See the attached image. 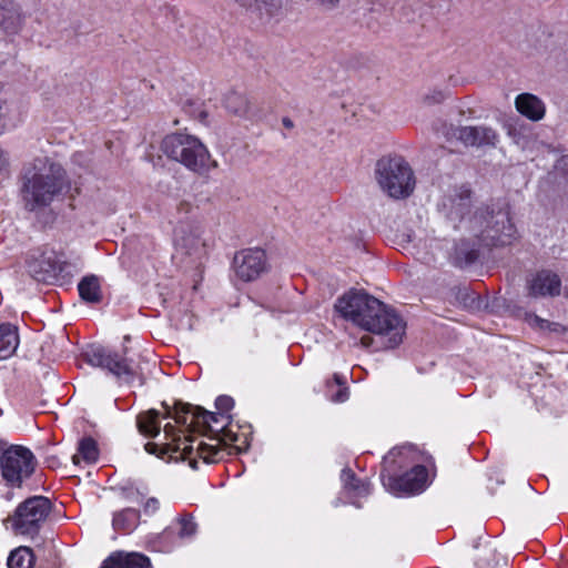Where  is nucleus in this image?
<instances>
[{
	"instance_id": "1",
	"label": "nucleus",
	"mask_w": 568,
	"mask_h": 568,
	"mask_svg": "<svg viewBox=\"0 0 568 568\" xmlns=\"http://www.w3.org/2000/svg\"><path fill=\"white\" fill-rule=\"evenodd\" d=\"M166 408L164 417H171L175 423L185 426L187 433L196 428L213 432L211 423H217L219 420L216 414L191 404L178 403L173 412L169 407ZM163 430L165 442L161 445L148 443L144 445L145 452L161 458L168 456L171 460L187 462L193 469L197 468L199 458L207 464L217 462L222 458V445L226 446L229 443H236L239 440V435L230 429H223L221 436L217 435L210 438L211 440H216V444L204 443L191 434L186 435L184 432L178 430L172 424H166Z\"/></svg>"
},
{
	"instance_id": "2",
	"label": "nucleus",
	"mask_w": 568,
	"mask_h": 568,
	"mask_svg": "<svg viewBox=\"0 0 568 568\" xmlns=\"http://www.w3.org/2000/svg\"><path fill=\"white\" fill-rule=\"evenodd\" d=\"M335 311L364 331L386 338L385 346H398L405 334L403 318L389 306L363 290H349L335 302Z\"/></svg>"
},
{
	"instance_id": "3",
	"label": "nucleus",
	"mask_w": 568,
	"mask_h": 568,
	"mask_svg": "<svg viewBox=\"0 0 568 568\" xmlns=\"http://www.w3.org/2000/svg\"><path fill=\"white\" fill-rule=\"evenodd\" d=\"M64 171L48 156L36 158L24 166L21 178V200L29 212H40L61 193Z\"/></svg>"
},
{
	"instance_id": "4",
	"label": "nucleus",
	"mask_w": 568,
	"mask_h": 568,
	"mask_svg": "<svg viewBox=\"0 0 568 568\" xmlns=\"http://www.w3.org/2000/svg\"><path fill=\"white\" fill-rule=\"evenodd\" d=\"M163 152L189 170L203 174L212 166L207 148L194 135L175 133L164 138Z\"/></svg>"
},
{
	"instance_id": "5",
	"label": "nucleus",
	"mask_w": 568,
	"mask_h": 568,
	"mask_svg": "<svg viewBox=\"0 0 568 568\" xmlns=\"http://www.w3.org/2000/svg\"><path fill=\"white\" fill-rule=\"evenodd\" d=\"M375 176L383 192L393 199H405L415 189L414 172L400 156H388L378 160Z\"/></svg>"
},
{
	"instance_id": "6",
	"label": "nucleus",
	"mask_w": 568,
	"mask_h": 568,
	"mask_svg": "<svg viewBox=\"0 0 568 568\" xmlns=\"http://www.w3.org/2000/svg\"><path fill=\"white\" fill-rule=\"evenodd\" d=\"M49 498L33 496L21 503L8 519L16 535L34 537L51 511Z\"/></svg>"
},
{
	"instance_id": "7",
	"label": "nucleus",
	"mask_w": 568,
	"mask_h": 568,
	"mask_svg": "<svg viewBox=\"0 0 568 568\" xmlns=\"http://www.w3.org/2000/svg\"><path fill=\"white\" fill-rule=\"evenodd\" d=\"M85 357L90 365L108 369L121 383L134 385L138 382L139 386L144 384L142 368L139 365L132 366L125 358L111 349L92 346L85 352Z\"/></svg>"
},
{
	"instance_id": "8",
	"label": "nucleus",
	"mask_w": 568,
	"mask_h": 568,
	"mask_svg": "<svg viewBox=\"0 0 568 568\" xmlns=\"http://www.w3.org/2000/svg\"><path fill=\"white\" fill-rule=\"evenodd\" d=\"M36 458L32 452L20 445L7 447L0 442V469L3 479L11 485L19 486L34 470Z\"/></svg>"
},
{
	"instance_id": "9",
	"label": "nucleus",
	"mask_w": 568,
	"mask_h": 568,
	"mask_svg": "<svg viewBox=\"0 0 568 568\" xmlns=\"http://www.w3.org/2000/svg\"><path fill=\"white\" fill-rule=\"evenodd\" d=\"M233 267L244 282L256 280L266 268V256L260 248H247L235 254Z\"/></svg>"
},
{
	"instance_id": "10",
	"label": "nucleus",
	"mask_w": 568,
	"mask_h": 568,
	"mask_svg": "<svg viewBox=\"0 0 568 568\" xmlns=\"http://www.w3.org/2000/svg\"><path fill=\"white\" fill-rule=\"evenodd\" d=\"M527 295L531 298H554L561 293V278L550 270H540L526 281Z\"/></svg>"
},
{
	"instance_id": "11",
	"label": "nucleus",
	"mask_w": 568,
	"mask_h": 568,
	"mask_svg": "<svg viewBox=\"0 0 568 568\" xmlns=\"http://www.w3.org/2000/svg\"><path fill=\"white\" fill-rule=\"evenodd\" d=\"M426 480V467L417 465L402 476L388 477L387 480L384 481V486L395 495H413L419 494L425 489Z\"/></svg>"
},
{
	"instance_id": "12",
	"label": "nucleus",
	"mask_w": 568,
	"mask_h": 568,
	"mask_svg": "<svg viewBox=\"0 0 568 568\" xmlns=\"http://www.w3.org/2000/svg\"><path fill=\"white\" fill-rule=\"evenodd\" d=\"M28 273L38 282H49L55 278L59 271V261L53 251L38 252L30 255L27 261Z\"/></svg>"
},
{
	"instance_id": "13",
	"label": "nucleus",
	"mask_w": 568,
	"mask_h": 568,
	"mask_svg": "<svg viewBox=\"0 0 568 568\" xmlns=\"http://www.w3.org/2000/svg\"><path fill=\"white\" fill-rule=\"evenodd\" d=\"M515 234V227L505 212H497L487 221L486 229L483 231V237L489 240L494 245H506L510 243Z\"/></svg>"
},
{
	"instance_id": "14",
	"label": "nucleus",
	"mask_w": 568,
	"mask_h": 568,
	"mask_svg": "<svg viewBox=\"0 0 568 568\" xmlns=\"http://www.w3.org/2000/svg\"><path fill=\"white\" fill-rule=\"evenodd\" d=\"M452 134L465 145L470 146L494 145L497 140L495 130L485 125L458 126L453 129Z\"/></svg>"
},
{
	"instance_id": "15",
	"label": "nucleus",
	"mask_w": 568,
	"mask_h": 568,
	"mask_svg": "<svg viewBox=\"0 0 568 568\" xmlns=\"http://www.w3.org/2000/svg\"><path fill=\"white\" fill-rule=\"evenodd\" d=\"M174 242L176 250L189 256H200L204 251V242L199 227L180 225L175 230Z\"/></svg>"
},
{
	"instance_id": "16",
	"label": "nucleus",
	"mask_w": 568,
	"mask_h": 568,
	"mask_svg": "<svg viewBox=\"0 0 568 568\" xmlns=\"http://www.w3.org/2000/svg\"><path fill=\"white\" fill-rule=\"evenodd\" d=\"M24 24V16L13 0H0V29L7 34H17Z\"/></svg>"
},
{
	"instance_id": "17",
	"label": "nucleus",
	"mask_w": 568,
	"mask_h": 568,
	"mask_svg": "<svg viewBox=\"0 0 568 568\" xmlns=\"http://www.w3.org/2000/svg\"><path fill=\"white\" fill-rule=\"evenodd\" d=\"M149 557L140 552L115 551L103 562L101 568H150Z\"/></svg>"
},
{
	"instance_id": "18",
	"label": "nucleus",
	"mask_w": 568,
	"mask_h": 568,
	"mask_svg": "<svg viewBox=\"0 0 568 568\" xmlns=\"http://www.w3.org/2000/svg\"><path fill=\"white\" fill-rule=\"evenodd\" d=\"M517 111L532 121H539L545 115V105L537 97L521 93L515 100Z\"/></svg>"
},
{
	"instance_id": "19",
	"label": "nucleus",
	"mask_w": 568,
	"mask_h": 568,
	"mask_svg": "<svg viewBox=\"0 0 568 568\" xmlns=\"http://www.w3.org/2000/svg\"><path fill=\"white\" fill-rule=\"evenodd\" d=\"M19 346V334L14 325L0 324V359L11 357Z\"/></svg>"
},
{
	"instance_id": "20",
	"label": "nucleus",
	"mask_w": 568,
	"mask_h": 568,
	"mask_svg": "<svg viewBox=\"0 0 568 568\" xmlns=\"http://www.w3.org/2000/svg\"><path fill=\"white\" fill-rule=\"evenodd\" d=\"M139 432L148 437H156L160 434V413L155 409L140 413L136 417Z\"/></svg>"
},
{
	"instance_id": "21",
	"label": "nucleus",
	"mask_w": 568,
	"mask_h": 568,
	"mask_svg": "<svg viewBox=\"0 0 568 568\" xmlns=\"http://www.w3.org/2000/svg\"><path fill=\"white\" fill-rule=\"evenodd\" d=\"M80 297L87 303H99L102 300L100 280L95 275L83 277L78 284Z\"/></svg>"
},
{
	"instance_id": "22",
	"label": "nucleus",
	"mask_w": 568,
	"mask_h": 568,
	"mask_svg": "<svg viewBox=\"0 0 568 568\" xmlns=\"http://www.w3.org/2000/svg\"><path fill=\"white\" fill-rule=\"evenodd\" d=\"M341 479L344 489L354 497H365L371 493L369 484L357 479L351 469H343Z\"/></svg>"
},
{
	"instance_id": "23",
	"label": "nucleus",
	"mask_w": 568,
	"mask_h": 568,
	"mask_svg": "<svg viewBox=\"0 0 568 568\" xmlns=\"http://www.w3.org/2000/svg\"><path fill=\"white\" fill-rule=\"evenodd\" d=\"M140 513L134 508L123 509L113 516L112 525L115 530L132 531L139 524Z\"/></svg>"
},
{
	"instance_id": "24",
	"label": "nucleus",
	"mask_w": 568,
	"mask_h": 568,
	"mask_svg": "<svg viewBox=\"0 0 568 568\" xmlns=\"http://www.w3.org/2000/svg\"><path fill=\"white\" fill-rule=\"evenodd\" d=\"M87 463H95L99 457V449L94 439L87 437L79 443L78 454L72 457L74 464L79 463V458Z\"/></svg>"
},
{
	"instance_id": "25",
	"label": "nucleus",
	"mask_w": 568,
	"mask_h": 568,
	"mask_svg": "<svg viewBox=\"0 0 568 568\" xmlns=\"http://www.w3.org/2000/svg\"><path fill=\"white\" fill-rule=\"evenodd\" d=\"M236 2L253 12L272 13L274 10L282 7L283 0H236Z\"/></svg>"
},
{
	"instance_id": "26",
	"label": "nucleus",
	"mask_w": 568,
	"mask_h": 568,
	"mask_svg": "<svg viewBox=\"0 0 568 568\" xmlns=\"http://www.w3.org/2000/svg\"><path fill=\"white\" fill-rule=\"evenodd\" d=\"M33 564V554L29 547H19L13 550L8 558L9 568H31Z\"/></svg>"
},
{
	"instance_id": "27",
	"label": "nucleus",
	"mask_w": 568,
	"mask_h": 568,
	"mask_svg": "<svg viewBox=\"0 0 568 568\" xmlns=\"http://www.w3.org/2000/svg\"><path fill=\"white\" fill-rule=\"evenodd\" d=\"M225 108L230 113L244 116L248 111V101L244 95L233 92L226 95Z\"/></svg>"
},
{
	"instance_id": "28",
	"label": "nucleus",
	"mask_w": 568,
	"mask_h": 568,
	"mask_svg": "<svg viewBox=\"0 0 568 568\" xmlns=\"http://www.w3.org/2000/svg\"><path fill=\"white\" fill-rule=\"evenodd\" d=\"M477 256V251L475 248H468L465 244L456 247L455 260L459 266L471 264L476 261Z\"/></svg>"
},
{
	"instance_id": "29",
	"label": "nucleus",
	"mask_w": 568,
	"mask_h": 568,
	"mask_svg": "<svg viewBox=\"0 0 568 568\" xmlns=\"http://www.w3.org/2000/svg\"><path fill=\"white\" fill-rule=\"evenodd\" d=\"M526 322L534 328L539 331H554L557 332L559 324L551 323L548 320H544L536 314H527Z\"/></svg>"
},
{
	"instance_id": "30",
	"label": "nucleus",
	"mask_w": 568,
	"mask_h": 568,
	"mask_svg": "<svg viewBox=\"0 0 568 568\" xmlns=\"http://www.w3.org/2000/svg\"><path fill=\"white\" fill-rule=\"evenodd\" d=\"M180 525L179 536L181 538L192 537L196 532V524L194 523L192 516L184 515L178 519Z\"/></svg>"
},
{
	"instance_id": "31",
	"label": "nucleus",
	"mask_w": 568,
	"mask_h": 568,
	"mask_svg": "<svg viewBox=\"0 0 568 568\" xmlns=\"http://www.w3.org/2000/svg\"><path fill=\"white\" fill-rule=\"evenodd\" d=\"M445 99H446V93L444 91L434 89L423 95L422 102L425 105H433V104L442 103Z\"/></svg>"
},
{
	"instance_id": "32",
	"label": "nucleus",
	"mask_w": 568,
	"mask_h": 568,
	"mask_svg": "<svg viewBox=\"0 0 568 568\" xmlns=\"http://www.w3.org/2000/svg\"><path fill=\"white\" fill-rule=\"evenodd\" d=\"M142 508L144 515L153 516L160 509V501L155 497H150L145 500Z\"/></svg>"
},
{
	"instance_id": "33",
	"label": "nucleus",
	"mask_w": 568,
	"mask_h": 568,
	"mask_svg": "<svg viewBox=\"0 0 568 568\" xmlns=\"http://www.w3.org/2000/svg\"><path fill=\"white\" fill-rule=\"evenodd\" d=\"M215 406L220 412H229L233 408L234 400L230 396L221 395L216 398Z\"/></svg>"
},
{
	"instance_id": "34",
	"label": "nucleus",
	"mask_w": 568,
	"mask_h": 568,
	"mask_svg": "<svg viewBox=\"0 0 568 568\" xmlns=\"http://www.w3.org/2000/svg\"><path fill=\"white\" fill-rule=\"evenodd\" d=\"M348 398V392L346 387L339 388L337 393L332 397L335 403H343Z\"/></svg>"
},
{
	"instance_id": "35",
	"label": "nucleus",
	"mask_w": 568,
	"mask_h": 568,
	"mask_svg": "<svg viewBox=\"0 0 568 568\" xmlns=\"http://www.w3.org/2000/svg\"><path fill=\"white\" fill-rule=\"evenodd\" d=\"M316 3L327 8V9H333L337 6V3L341 1V0H314Z\"/></svg>"
},
{
	"instance_id": "36",
	"label": "nucleus",
	"mask_w": 568,
	"mask_h": 568,
	"mask_svg": "<svg viewBox=\"0 0 568 568\" xmlns=\"http://www.w3.org/2000/svg\"><path fill=\"white\" fill-rule=\"evenodd\" d=\"M361 344L363 347L367 348V347H371L372 344H373V338L371 336H363L361 338Z\"/></svg>"
},
{
	"instance_id": "37",
	"label": "nucleus",
	"mask_w": 568,
	"mask_h": 568,
	"mask_svg": "<svg viewBox=\"0 0 568 568\" xmlns=\"http://www.w3.org/2000/svg\"><path fill=\"white\" fill-rule=\"evenodd\" d=\"M7 165V156L3 150L0 148V171H2Z\"/></svg>"
},
{
	"instance_id": "38",
	"label": "nucleus",
	"mask_w": 568,
	"mask_h": 568,
	"mask_svg": "<svg viewBox=\"0 0 568 568\" xmlns=\"http://www.w3.org/2000/svg\"><path fill=\"white\" fill-rule=\"evenodd\" d=\"M283 125H284L285 128H287V129H292V128H293V122H292V120H291V119H288V118H284V119H283Z\"/></svg>"
},
{
	"instance_id": "39",
	"label": "nucleus",
	"mask_w": 568,
	"mask_h": 568,
	"mask_svg": "<svg viewBox=\"0 0 568 568\" xmlns=\"http://www.w3.org/2000/svg\"><path fill=\"white\" fill-rule=\"evenodd\" d=\"M334 379H335V382H336L338 385H343V383H344V382L342 381V377H341L338 374H335V375H334Z\"/></svg>"
},
{
	"instance_id": "40",
	"label": "nucleus",
	"mask_w": 568,
	"mask_h": 568,
	"mask_svg": "<svg viewBox=\"0 0 568 568\" xmlns=\"http://www.w3.org/2000/svg\"><path fill=\"white\" fill-rule=\"evenodd\" d=\"M181 206H183L185 209V211H187L190 209V204L189 203H182Z\"/></svg>"
}]
</instances>
